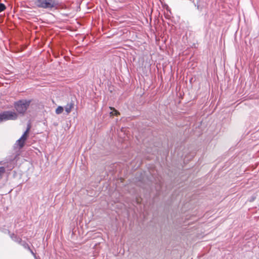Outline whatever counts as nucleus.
<instances>
[{"label":"nucleus","mask_w":259,"mask_h":259,"mask_svg":"<svg viewBox=\"0 0 259 259\" xmlns=\"http://www.w3.org/2000/svg\"><path fill=\"white\" fill-rule=\"evenodd\" d=\"M35 5L39 8L56 9L60 6L59 0H36Z\"/></svg>","instance_id":"f257e3e1"},{"label":"nucleus","mask_w":259,"mask_h":259,"mask_svg":"<svg viewBox=\"0 0 259 259\" xmlns=\"http://www.w3.org/2000/svg\"><path fill=\"white\" fill-rule=\"evenodd\" d=\"M30 102V100H20L15 103V108L19 113L23 114L29 106Z\"/></svg>","instance_id":"f03ea898"},{"label":"nucleus","mask_w":259,"mask_h":259,"mask_svg":"<svg viewBox=\"0 0 259 259\" xmlns=\"http://www.w3.org/2000/svg\"><path fill=\"white\" fill-rule=\"evenodd\" d=\"M18 117V114L13 111H5L0 114V122L9 120H15Z\"/></svg>","instance_id":"7ed1b4c3"},{"label":"nucleus","mask_w":259,"mask_h":259,"mask_svg":"<svg viewBox=\"0 0 259 259\" xmlns=\"http://www.w3.org/2000/svg\"><path fill=\"white\" fill-rule=\"evenodd\" d=\"M30 128V126L28 125L26 131L24 132L22 137L17 141L16 145L19 147V148H22L24 146L25 141L28 137Z\"/></svg>","instance_id":"20e7f679"},{"label":"nucleus","mask_w":259,"mask_h":259,"mask_svg":"<svg viewBox=\"0 0 259 259\" xmlns=\"http://www.w3.org/2000/svg\"><path fill=\"white\" fill-rule=\"evenodd\" d=\"M73 108V104L71 103L68 104L65 107V110L67 114H69Z\"/></svg>","instance_id":"39448f33"},{"label":"nucleus","mask_w":259,"mask_h":259,"mask_svg":"<svg viewBox=\"0 0 259 259\" xmlns=\"http://www.w3.org/2000/svg\"><path fill=\"white\" fill-rule=\"evenodd\" d=\"M63 110H64L63 107H62V106H59L56 109V113L57 114H60L63 112Z\"/></svg>","instance_id":"423d86ee"},{"label":"nucleus","mask_w":259,"mask_h":259,"mask_svg":"<svg viewBox=\"0 0 259 259\" xmlns=\"http://www.w3.org/2000/svg\"><path fill=\"white\" fill-rule=\"evenodd\" d=\"M110 108L111 110H113V111H111L110 113L111 115H117L119 114V113L116 110H115L114 108H113L112 107H110Z\"/></svg>","instance_id":"0eeeda50"},{"label":"nucleus","mask_w":259,"mask_h":259,"mask_svg":"<svg viewBox=\"0 0 259 259\" xmlns=\"http://www.w3.org/2000/svg\"><path fill=\"white\" fill-rule=\"evenodd\" d=\"M6 9L5 6L3 4H0V12H2Z\"/></svg>","instance_id":"6e6552de"},{"label":"nucleus","mask_w":259,"mask_h":259,"mask_svg":"<svg viewBox=\"0 0 259 259\" xmlns=\"http://www.w3.org/2000/svg\"><path fill=\"white\" fill-rule=\"evenodd\" d=\"M5 172V168L3 167H0V177Z\"/></svg>","instance_id":"1a4fd4ad"}]
</instances>
